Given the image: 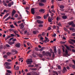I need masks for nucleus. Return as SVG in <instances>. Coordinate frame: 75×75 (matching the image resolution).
Masks as SVG:
<instances>
[{
  "label": "nucleus",
  "instance_id": "nucleus-1",
  "mask_svg": "<svg viewBox=\"0 0 75 75\" xmlns=\"http://www.w3.org/2000/svg\"><path fill=\"white\" fill-rule=\"evenodd\" d=\"M32 60L31 59H29L27 61V64H32V63L33 62V61L31 60Z\"/></svg>",
  "mask_w": 75,
  "mask_h": 75
},
{
  "label": "nucleus",
  "instance_id": "nucleus-2",
  "mask_svg": "<svg viewBox=\"0 0 75 75\" xmlns=\"http://www.w3.org/2000/svg\"><path fill=\"white\" fill-rule=\"evenodd\" d=\"M64 46L66 47L67 50H69L70 51H71V49L70 47H69L66 45H64Z\"/></svg>",
  "mask_w": 75,
  "mask_h": 75
},
{
  "label": "nucleus",
  "instance_id": "nucleus-3",
  "mask_svg": "<svg viewBox=\"0 0 75 75\" xmlns=\"http://www.w3.org/2000/svg\"><path fill=\"white\" fill-rule=\"evenodd\" d=\"M17 48H20L21 46V44L20 43H17L15 45Z\"/></svg>",
  "mask_w": 75,
  "mask_h": 75
},
{
  "label": "nucleus",
  "instance_id": "nucleus-4",
  "mask_svg": "<svg viewBox=\"0 0 75 75\" xmlns=\"http://www.w3.org/2000/svg\"><path fill=\"white\" fill-rule=\"evenodd\" d=\"M67 69L66 67H64L63 69V71L62 72H63V73H64L66 72V71H67Z\"/></svg>",
  "mask_w": 75,
  "mask_h": 75
},
{
  "label": "nucleus",
  "instance_id": "nucleus-5",
  "mask_svg": "<svg viewBox=\"0 0 75 75\" xmlns=\"http://www.w3.org/2000/svg\"><path fill=\"white\" fill-rule=\"evenodd\" d=\"M34 9L35 8H32L31 9V13L33 15H34L35 13Z\"/></svg>",
  "mask_w": 75,
  "mask_h": 75
},
{
  "label": "nucleus",
  "instance_id": "nucleus-6",
  "mask_svg": "<svg viewBox=\"0 0 75 75\" xmlns=\"http://www.w3.org/2000/svg\"><path fill=\"white\" fill-rule=\"evenodd\" d=\"M37 22L39 24H42L43 23V22L42 21H41L39 20H38L37 21Z\"/></svg>",
  "mask_w": 75,
  "mask_h": 75
},
{
  "label": "nucleus",
  "instance_id": "nucleus-7",
  "mask_svg": "<svg viewBox=\"0 0 75 75\" xmlns=\"http://www.w3.org/2000/svg\"><path fill=\"white\" fill-rule=\"evenodd\" d=\"M73 24H74V23L73 21L70 22L68 23V24L69 25H72V26Z\"/></svg>",
  "mask_w": 75,
  "mask_h": 75
},
{
  "label": "nucleus",
  "instance_id": "nucleus-8",
  "mask_svg": "<svg viewBox=\"0 0 75 75\" xmlns=\"http://www.w3.org/2000/svg\"><path fill=\"white\" fill-rule=\"evenodd\" d=\"M46 54L47 55V56H49L51 57V53L49 52H46Z\"/></svg>",
  "mask_w": 75,
  "mask_h": 75
},
{
  "label": "nucleus",
  "instance_id": "nucleus-9",
  "mask_svg": "<svg viewBox=\"0 0 75 75\" xmlns=\"http://www.w3.org/2000/svg\"><path fill=\"white\" fill-rule=\"evenodd\" d=\"M2 3H3V5L5 6H7V4H6L5 3V2L4 0L3 1H2Z\"/></svg>",
  "mask_w": 75,
  "mask_h": 75
},
{
  "label": "nucleus",
  "instance_id": "nucleus-10",
  "mask_svg": "<svg viewBox=\"0 0 75 75\" xmlns=\"http://www.w3.org/2000/svg\"><path fill=\"white\" fill-rule=\"evenodd\" d=\"M39 5L40 6H44V4L42 3H39Z\"/></svg>",
  "mask_w": 75,
  "mask_h": 75
},
{
  "label": "nucleus",
  "instance_id": "nucleus-11",
  "mask_svg": "<svg viewBox=\"0 0 75 75\" xmlns=\"http://www.w3.org/2000/svg\"><path fill=\"white\" fill-rule=\"evenodd\" d=\"M54 53H57V50L56 47H54Z\"/></svg>",
  "mask_w": 75,
  "mask_h": 75
},
{
  "label": "nucleus",
  "instance_id": "nucleus-12",
  "mask_svg": "<svg viewBox=\"0 0 75 75\" xmlns=\"http://www.w3.org/2000/svg\"><path fill=\"white\" fill-rule=\"evenodd\" d=\"M42 54L43 56L46 55L47 56V53H46V52H45V51H43V52L42 53Z\"/></svg>",
  "mask_w": 75,
  "mask_h": 75
},
{
  "label": "nucleus",
  "instance_id": "nucleus-13",
  "mask_svg": "<svg viewBox=\"0 0 75 75\" xmlns=\"http://www.w3.org/2000/svg\"><path fill=\"white\" fill-rule=\"evenodd\" d=\"M9 15V14L8 13L5 15L3 18V19H5L6 18H7Z\"/></svg>",
  "mask_w": 75,
  "mask_h": 75
},
{
  "label": "nucleus",
  "instance_id": "nucleus-14",
  "mask_svg": "<svg viewBox=\"0 0 75 75\" xmlns=\"http://www.w3.org/2000/svg\"><path fill=\"white\" fill-rule=\"evenodd\" d=\"M64 6H63V5H60L59 6V8L62 9H63V8H64Z\"/></svg>",
  "mask_w": 75,
  "mask_h": 75
},
{
  "label": "nucleus",
  "instance_id": "nucleus-15",
  "mask_svg": "<svg viewBox=\"0 0 75 75\" xmlns=\"http://www.w3.org/2000/svg\"><path fill=\"white\" fill-rule=\"evenodd\" d=\"M11 38V37L10 36H7L6 37L5 40V41H6L7 40H8V38Z\"/></svg>",
  "mask_w": 75,
  "mask_h": 75
},
{
  "label": "nucleus",
  "instance_id": "nucleus-16",
  "mask_svg": "<svg viewBox=\"0 0 75 75\" xmlns=\"http://www.w3.org/2000/svg\"><path fill=\"white\" fill-rule=\"evenodd\" d=\"M58 52L59 54H60L61 53V50L60 49H59L58 50Z\"/></svg>",
  "mask_w": 75,
  "mask_h": 75
},
{
  "label": "nucleus",
  "instance_id": "nucleus-17",
  "mask_svg": "<svg viewBox=\"0 0 75 75\" xmlns=\"http://www.w3.org/2000/svg\"><path fill=\"white\" fill-rule=\"evenodd\" d=\"M62 18L63 19H67V17L66 16H63L62 17Z\"/></svg>",
  "mask_w": 75,
  "mask_h": 75
},
{
  "label": "nucleus",
  "instance_id": "nucleus-18",
  "mask_svg": "<svg viewBox=\"0 0 75 75\" xmlns=\"http://www.w3.org/2000/svg\"><path fill=\"white\" fill-rule=\"evenodd\" d=\"M38 33V31H34L33 32V33L34 34H36L37 33Z\"/></svg>",
  "mask_w": 75,
  "mask_h": 75
},
{
  "label": "nucleus",
  "instance_id": "nucleus-19",
  "mask_svg": "<svg viewBox=\"0 0 75 75\" xmlns=\"http://www.w3.org/2000/svg\"><path fill=\"white\" fill-rule=\"evenodd\" d=\"M48 21L49 22H52V20L51 19V18L49 17L48 18Z\"/></svg>",
  "mask_w": 75,
  "mask_h": 75
},
{
  "label": "nucleus",
  "instance_id": "nucleus-20",
  "mask_svg": "<svg viewBox=\"0 0 75 75\" xmlns=\"http://www.w3.org/2000/svg\"><path fill=\"white\" fill-rule=\"evenodd\" d=\"M5 64L7 65V66H9L10 65V63L8 62H6L5 63Z\"/></svg>",
  "mask_w": 75,
  "mask_h": 75
},
{
  "label": "nucleus",
  "instance_id": "nucleus-21",
  "mask_svg": "<svg viewBox=\"0 0 75 75\" xmlns=\"http://www.w3.org/2000/svg\"><path fill=\"white\" fill-rule=\"evenodd\" d=\"M39 11L40 12H43L44 11V10L43 9H40Z\"/></svg>",
  "mask_w": 75,
  "mask_h": 75
},
{
  "label": "nucleus",
  "instance_id": "nucleus-22",
  "mask_svg": "<svg viewBox=\"0 0 75 75\" xmlns=\"http://www.w3.org/2000/svg\"><path fill=\"white\" fill-rule=\"evenodd\" d=\"M40 1L41 2L45 3L46 2V0H40Z\"/></svg>",
  "mask_w": 75,
  "mask_h": 75
},
{
  "label": "nucleus",
  "instance_id": "nucleus-23",
  "mask_svg": "<svg viewBox=\"0 0 75 75\" xmlns=\"http://www.w3.org/2000/svg\"><path fill=\"white\" fill-rule=\"evenodd\" d=\"M53 73L56 74L57 75H58L57 71H53Z\"/></svg>",
  "mask_w": 75,
  "mask_h": 75
},
{
  "label": "nucleus",
  "instance_id": "nucleus-24",
  "mask_svg": "<svg viewBox=\"0 0 75 75\" xmlns=\"http://www.w3.org/2000/svg\"><path fill=\"white\" fill-rule=\"evenodd\" d=\"M45 48L44 47H42L40 49V51H42Z\"/></svg>",
  "mask_w": 75,
  "mask_h": 75
},
{
  "label": "nucleus",
  "instance_id": "nucleus-25",
  "mask_svg": "<svg viewBox=\"0 0 75 75\" xmlns=\"http://www.w3.org/2000/svg\"><path fill=\"white\" fill-rule=\"evenodd\" d=\"M7 72L8 73H10V74H11L12 73L11 71H10L9 70H7Z\"/></svg>",
  "mask_w": 75,
  "mask_h": 75
},
{
  "label": "nucleus",
  "instance_id": "nucleus-26",
  "mask_svg": "<svg viewBox=\"0 0 75 75\" xmlns=\"http://www.w3.org/2000/svg\"><path fill=\"white\" fill-rule=\"evenodd\" d=\"M11 16H10L8 18L6 19L5 20L6 21H7L9 19H10L11 18Z\"/></svg>",
  "mask_w": 75,
  "mask_h": 75
},
{
  "label": "nucleus",
  "instance_id": "nucleus-27",
  "mask_svg": "<svg viewBox=\"0 0 75 75\" xmlns=\"http://www.w3.org/2000/svg\"><path fill=\"white\" fill-rule=\"evenodd\" d=\"M6 68L8 69H11V67L10 66H7Z\"/></svg>",
  "mask_w": 75,
  "mask_h": 75
},
{
  "label": "nucleus",
  "instance_id": "nucleus-28",
  "mask_svg": "<svg viewBox=\"0 0 75 75\" xmlns=\"http://www.w3.org/2000/svg\"><path fill=\"white\" fill-rule=\"evenodd\" d=\"M57 68L59 69H61V66L60 65H58L57 67Z\"/></svg>",
  "mask_w": 75,
  "mask_h": 75
},
{
  "label": "nucleus",
  "instance_id": "nucleus-29",
  "mask_svg": "<svg viewBox=\"0 0 75 75\" xmlns=\"http://www.w3.org/2000/svg\"><path fill=\"white\" fill-rule=\"evenodd\" d=\"M16 12V11L15 10H13L12 13L15 14Z\"/></svg>",
  "mask_w": 75,
  "mask_h": 75
},
{
  "label": "nucleus",
  "instance_id": "nucleus-30",
  "mask_svg": "<svg viewBox=\"0 0 75 75\" xmlns=\"http://www.w3.org/2000/svg\"><path fill=\"white\" fill-rule=\"evenodd\" d=\"M10 26L11 28H15V27L13 26V25H10Z\"/></svg>",
  "mask_w": 75,
  "mask_h": 75
},
{
  "label": "nucleus",
  "instance_id": "nucleus-31",
  "mask_svg": "<svg viewBox=\"0 0 75 75\" xmlns=\"http://www.w3.org/2000/svg\"><path fill=\"white\" fill-rule=\"evenodd\" d=\"M8 10H6L5 9L3 11V12H6V13H7L8 12Z\"/></svg>",
  "mask_w": 75,
  "mask_h": 75
},
{
  "label": "nucleus",
  "instance_id": "nucleus-32",
  "mask_svg": "<svg viewBox=\"0 0 75 75\" xmlns=\"http://www.w3.org/2000/svg\"><path fill=\"white\" fill-rule=\"evenodd\" d=\"M68 52L67 50H65V53L66 55H68Z\"/></svg>",
  "mask_w": 75,
  "mask_h": 75
},
{
  "label": "nucleus",
  "instance_id": "nucleus-33",
  "mask_svg": "<svg viewBox=\"0 0 75 75\" xmlns=\"http://www.w3.org/2000/svg\"><path fill=\"white\" fill-rule=\"evenodd\" d=\"M74 30V28H69V30Z\"/></svg>",
  "mask_w": 75,
  "mask_h": 75
},
{
  "label": "nucleus",
  "instance_id": "nucleus-34",
  "mask_svg": "<svg viewBox=\"0 0 75 75\" xmlns=\"http://www.w3.org/2000/svg\"><path fill=\"white\" fill-rule=\"evenodd\" d=\"M7 61L8 62H12V60L10 59H8L7 60Z\"/></svg>",
  "mask_w": 75,
  "mask_h": 75
},
{
  "label": "nucleus",
  "instance_id": "nucleus-35",
  "mask_svg": "<svg viewBox=\"0 0 75 75\" xmlns=\"http://www.w3.org/2000/svg\"><path fill=\"white\" fill-rule=\"evenodd\" d=\"M66 42H63V41H61L60 43L62 44H65Z\"/></svg>",
  "mask_w": 75,
  "mask_h": 75
},
{
  "label": "nucleus",
  "instance_id": "nucleus-36",
  "mask_svg": "<svg viewBox=\"0 0 75 75\" xmlns=\"http://www.w3.org/2000/svg\"><path fill=\"white\" fill-rule=\"evenodd\" d=\"M8 6L9 7H11V3H9L8 4Z\"/></svg>",
  "mask_w": 75,
  "mask_h": 75
},
{
  "label": "nucleus",
  "instance_id": "nucleus-37",
  "mask_svg": "<svg viewBox=\"0 0 75 75\" xmlns=\"http://www.w3.org/2000/svg\"><path fill=\"white\" fill-rule=\"evenodd\" d=\"M33 67V64L29 65L28 66V67Z\"/></svg>",
  "mask_w": 75,
  "mask_h": 75
},
{
  "label": "nucleus",
  "instance_id": "nucleus-38",
  "mask_svg": "<svg viewBox=\"0 0 75 75\" xmlns=\"http://www.w3.org/2000/svg\"><path fill=\"white\" fill-rule=\"evenodd\" d=\"M36 17V18L38 19H41V17L39 16H37Z\"/></svg>",
  "mask_w": 75,
  "mask_h": 75
},
{
  "label": "nucleus",
  "instance_id": "nucleus-39",
  "mask_svg": "<svg viewBox=\"0 0 75 75\" xmlns=\"http://www.w3.org/2000/svg\"><path fill=\"white\" fill-rule=\"evenodd\" d=\"M52 57L53 58H54L55 57V54L54 52H53Z\"/></svg>",
  "mask_w": 75,
  "mask_h": 75
},
{
  "label": "nucleus",
  "instance_id": "nucleus-40",
  "mask_svg": "<svg viewBox=\"0 0 75 75\" xmlns=\"http://www.w3.org/2000/svg\"><path fill=\"white\" fill-rule=\"evenodd\" d=\"M39 56L41 58L42 57V54H39Z\"/></svg>",
  "mask_w": 75,
  "mask_h": 75
},
{
  "label": "nucleus",
  "instance_id": "nucleus-41",
  "mask_svg": "<svg viewBox=\"0 0 75 75\" xmlns=\"http://www.w3.org/2000/svg\"><path fill=\"white\" fill-rule=\"evenodd\" d=\"M70 40H71V41H72V42H73L75 44V40L71 39Z\"/></svg>",
  "mask_w": 75,
  "mask_h": 75
},
{
  "label": "nucleus",
  "instance_id": "nucleus-42",
  "mask_svg": "<svg viewBox=\"0 0 75 75\" xmlns=\"http://www.w3.org/2000/svg\"><path fill=\"white\" fill-rule=\"evenodd\" d=\"M57 25L59 26H62V24H61V23L60 22H59V23L57 24Z\"/></svg>",
  "mask_w": 75,
  "mask_h": 75
},
{
  "label": "nucleus",
  "instance_id": "nucleus-43",
  "mask_svg": "<svg viewBox=\"0 0 75 75\" xmlns=\"http://www.w3.org/2000/svg\"><path fill=\"white\" fill-rule=\"evenodd\" d=\"M43 26V25L42 24H40L39 25V27L40 28H42Z\"/></svg>",
  "mask_w": 75,
  "mask_h": 75
},
{
  "label": "nucleus",
  "instance_id": "nucleus-44",
  "mask_svg": "<svg viewBox=\"0 0 75 75\" xmlns=\"http://www.w3.org/2000/svg\"><path fill=\"white\" fill-rule=\"evenodd\" d=\"M18 69H19V67H16V68L15 70H16V71L18 70Z\"/></svg>",
  "mask_w": 75,
  "mask_h": 75
},
{
  "label": "nucleus",
  "instance_id": "nucleus-45",
  "mask_svg": "<svg viewBox=\"0 0 75 75\" xmlns=\"http://www.w3.org/2000/svg\"><path fill=\"white\" fill-rule=\"evenodd\" d=\"M50 40H45L44 41V42H45V43H46V42H48Z\"/></svg>",
  "mask_w": 75,
  "mask_h": 75
},
{
  "label": "nucleus",
  "instance_id": "nucleus-46",
  "mask_svg": "<svg viewBox=\"0 0 75 75\" xmlns=\"http://www.w3.org/2000/svg\"><path fill=\"white\" fill-rule=\"evenodd\" d=\"M16 40L17 39H16V38H14L13 40L12 41L14 42V41H16Z\"/></svg>",
  "mask_w": 75,
  "mask_h": 75
},
{
  "label": "nucleus",
  "instance_id": "nucleus-47",
  "mask_svg": "<svg viewBox=\"0 0 75 75\" xmlns=\"http://www.w3.org/2000/svg\"><path fill=\"white\" fill-rule=\"evenodd\" d=\"M32 55L34 57H36V56L34 54H32Z\"/></svg>",
  "mask_w": 75,
  "mask_h": 75
},
{
  "label": "nucleus",
  "instance_id": "nucleus-48",
  "mask_svg": "<svg viewBox=\"0 0 75 75\" xmlns=\"http://www.w3.org/2000/svg\"><path fill=\"white\" fill-rule=\"evenodd\" d=\"M32 70L33 71H35L37 70V69L36 68H33L32 69Z\"/></svg>",
  "mask_w": 75,
  "mask_h": 75
},
{
  "label": "nucleus",
  "instance_id": "nucleus-49",
  "mask_svg": "<svg viewBox=\"0 0 75 75\" xmlns=\"http://www.w3.org/2000/svg\"><path fill=\"white\" fill-rule=\"evenodd\" d=\"M6 47H7L9 48L10 47V45L8 44H6Z\"/></svg>",
  "mask_w": 75,
  "mask_h": 75
},
{
  "label": "nucleus",
  "instance_id": "nucleus-50",
  "mask_svg": "<svg viewBox=\"0 0 75 75\" xmlns=\"http://www.w3.org/2000/svg\"><path fill=\"white\" fill-rule=\"evenodd\" d=\"M3 57L5 58H6L7 57V56L6 55H5Z\"/></svg>",
  "mask_w": 75,
  "mask_h": 75
},
{
  "label": "nucleus",
  "instance_id": "nucleus-51",
  "mask_svg": "<svg viewBox=\"0 0 75 75\" xmlns=\"http://www.w3.org/2000/svg\"><path fill=\"white\" fill-rule=\"evenodd\" d=\"M46 33H45L43 32L42 33V35L43 36H44V35H46Z\"/></svg>",
  "mask_w": 75,
  "mask_h": 75
},
{
  "label": "nucleus",
  "instance_id": "nucleus-52",
  "mask_svg": "<svg viewBox=\"0 0 75 75\" xmlns=\"http://www.w3.org/2000/svg\"><path fill=\"white\" fill-rule=\"evenodd\" d=\"M11 52H16V50L13 49L12 50Z\"/></svg>",
  "mask_w": 75,
  "mask_h": 75
},
{
  "label": "nucleus",
  "instance_id": "nucleus-53",
  "mask_svg": "<svg viewBox=\"0 0 75 75\" xmlns=\"http://www.w3.org/2000/svg\"><path fill=\"white\" fill-rule=\"evenodd\" d=\"M72 67L73 69H75V65H72Z\"/></svg>",
  "mask_w": 75,
  "mask_h": 75
},
{
  "label": "nucleus",
  "instance_id": "nucleus-54",
  "mask_svg": "<svg viewBox=\"0 0 75 75\" xmlns=\"http://www.w3.org/2000/svg\"><path fill=\"white\" fill-rule=\"evenodd\" d=\"M19 26H21V27L20 28L21 29H23L24 27V25Z\"/></svg>",
  "mask_w": 75,
  "mask_h": 75
},
{
  "label": "nucleus",
  "instance_id": "nucleus-55",
  "mask_svg": "<svg viewBox=\"0 0 75 75\" xmlns=\"http://www.w3.org/2000/svg\"><path fill=\"white\" fill-rule=\"evenodd\" d=\"M35 50L36 51H38V48L37 47H35Z\"/></svg>",
  "mask_w": 75,
  "mask_h": 75
},
{
  "label": "nucleus",
  "instance_id": "nucleus-56",
  "mask_svg": "<svg viewBox=\"0 0 75 75\" xmlns=\"http://www.w3.org/2000/svg\"><path fill=\"white\" fill-rule=\"evenodd\" d=\"M14 25H15L16 26H18V25H17V23L16 22H14L13 23Z\"/></svg>",
  "mask_w": 75,
  "mask_h": 75
},
{
  "label": "nucleus",
  "instance_id": "nucleus-57",
  "mask_svg": "<svg viewBox=\"0 0 75 75\" xmlns=\"http://www.w3.org/2000/svg\"><path fill=\"white\" fill-rule=\"evenodd\" d=\"M14 35H13V34H11V36H10V37H14Z\"/></svg>",
  "mask_w": 75,
  "mask_h": 75
},
{
  "label": "nucleus",
  "instance_id": "nucleus-58",
  "mask_svg": "<svg viewBox=\"0 0 75 75\" xmlns=\"http://www.w3.org/2000/svg\"><path fill=\"white\" fill-rule=\"evenodd\" d=\"M11 73H6V75H11Z\"/></svg>",
  "mask_w": 75,
  "mask_h": 75
},
{
  "label": "nucleus",
  "instance_id": "nucleus-59",
  "mask_svg": "<svg viewBox=\"0 0 75 75\" xmlns=\"http://www.w3.org/2000/svg\"><path fill=\"white\" fill-rule=\"evenodd\" d=\"M64 30L66 31H68V30L66 28H64Z\"/></svg>",
  "mask_w": 75,
  "mask_h": 75
},
{
  "label": "nucleus",
  "instance_id": "nucleus-60",
  "mask_svg": "<svg viewBox=\"0 0 75 75\" xmlns=\"http://www.w3.org/2000/svg\"><path fill=\"white\" fill-rule=\"evenodd\" d=\"M14 16L16 18H17V17H18V14H15Z\"/></svg>",
  "mask_w": 75,
  "mask_h": 75
},
{
  "label": "nucleus",
  "instance_id": "nucleus-61",
  "mask_svg": "<svg viewBox=\"0 0 75 75\" xmlns=\"http://www.w3.org/2000/svg\"><path fill=\"white\" fill-rule=\"evenodd\" d=\"M45 38L46 41H48V40H49V39L46 37H45Z\"/></svg>",
  "mask_w": 75,
  "mask_h": 75
},
{
  "label": "nucleus",
  "instance_id": "nucleus-62",
  "mask_svg": "<svg viewBox=\"0 0 75 75\" xmlns=\"http://www.w3.org/2000/svg\"><path fill=\"white\" fill-rule=\"evenodd\" d=\"M25 11L27 12V14H29V11H27V10H25Z\"/></svg>",
  "mask_w": 75,
  "mask_h": 75
},
{
  "label": "nucleus",
  "instance_id": "nucleus-63",
  "mask_svg": "<svg viewBox=\"0 0 75 75\" xmlns=\"http://www.w3.org/2000/svg\"><path fill=\"white\" fill-rule=\"evenodd\" d=\"M72 52L74 53H75V50L74 49H72Z\"/></svg>",
  "mask_w": 75,
  "mask_h": 75
},
{
  "label": "nucleus",
  "instance_id": "nucleus-64",
  "mask_svg": "<svg viewBox=\"0 0 75 75\" xmlns=\"http://www.w3.org/2000/svg\"><path fill=\"white\" fill-rule=\"evenodd\" d=\"M54 15V14L53 13H52V14H51V17H53Z\"/></svg>",
  "mask_w": 75,
  "mask_h": 75
}]
</instances>
